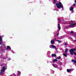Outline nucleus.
<instances>
[{
    "instance_id": "1",
    "label": "nucleus",
    "mask_w": 76,
    "mask_h": 76,
    "mask_svg": "<svg viewBox=\"0 0 76 76\" xmlns=\"http://www.w3.org/2000/svg\"><path fill=\"white\" fill-rule=\"evenodd\" d=\"M56 5L57 6V8L60 9L61 8L63 9V4L61 2H59L58 3H56Z\"/></svg>"
},
{
    "instance_id": "2",
    "label": "nucleus",
    "mask_w": 76,
    "mask_h": 76,
    "mask_svg": "<svg viewBox=\"0 0 76 76\" xmlns=\"http://www.w3.org/2000/svg\"><path fill=\"white\" fill-rule=\"evenodd\" d=\"M76 50V49H71L69 51V52L70 53V54L72 55V56H73V53H74V54L75 56H76V53L74 52V51Z\"/></svg>"
},
{
    "instance_id": "3",
    "label": "nucleus",
    "mask_w": 76,
    "mask_h": 76,
    "mask_svg": "<svg viewBox=\"0 0 76 76\" xmlns=\"http://www.w3.org/2000/svg\"><path fill=\"white\" fill-rule=\"evenodd\" d=\"M1 51V52H3L6 49V46L4 45H2L0 47Z\"/></svg>"
},
{
    "instance_id": "4",
    "label": "nucleus",
    "mask_w": 76,
    "mask_h": 76,
    "mask_svg": "<svg viewBox=\"0 0 76 76\" xmlns=\"http://www.w3.org/2000/svg\"><path fill=\"white\" fill-rule=\"evenodd\" d=\"M76 25V23H74L73 24H70L69 25V27H71L72 28V27H73V28H74V27H75V25Z\"/></svg>"
},
{
    "instance_id": "5",
    "label": "nucleus",
    "mask_w": 76,
    "mask_h": 76,
    "mask_svg": "<svg viewBox=\"0 0 76 76\" xmlns=\"http://www.w3.org/2000/svg\"><path fill=\"white\" fill-rule=\"evenodd\" d=\"M2 41H3V39L1 36H0V45L2 44Z\"/></svg>"
},
{
    "instance_id": "6",
    "label": "nucleus",
    "mask_w": 76,
    "mask_h": 76,
    "mask_svg": "<svg viewBox=\"0 0 76 76\" xmlns=\"http://www.w3.org/2000/svg\"><path fill=\"white\" fill-rule=\"evenodd\" d=\"M18 73H17V76H20V75H21V73H20V71H18Z\"/></svg>"
},
{
    "instance_id": "7",
    "label": "nucleus",
    "mask_w": 76,
    "mask_h": 76,
    "mask_svg": "<svg viewBox=\"0 0 76 76\" xmlns=\"http://www.w3.org/2000/svg\"><path fill=\"white\" fill-rule=\"evenodd\" d=\"M58 28L59 29V30H60V29H61V26H60V24H58Z\"/></svg>"
},
{
    "instance_id": "8",
    "label": "nucleus",
    "mask_w": 76,
    "mask_h": 76,
    "mask_svg": "<svg viewBox=\"0 0 76 76\" xmlns=\"http://www.w3.org/2000/svg\"><path fill=\"white\" fill-rule=\"evenodd\" d=\"M51 44H54V40H51Z\"/></svg>"
},
{
    "instance_id": "9",
    "label": "nucleus",
    "mask_w": 76,
    "mask_h": 76,
    "mask_svg": "<svg viewBox=\"0 0 76 76\" xmlns=\"http://www.w3.org/2000/svg\"><path fill=\"white\" fill-rule=\"evenodd\" d=\"M72 69H66V71L67 72H70L72 71Z\"/></svg>"
},
{
    "instance_id": "10",
    "label": "nucleus",
    "mask_w": 76,
    "mask_h": 76,
    "mask_svg": "<svg viewBox=\"0 0 76 76\" xmlns=\"http://www.w3.org/2000/svg\"><path fill=\"white\" fill-rule=\"evenodd\" d=\"M52 57H56L57 55L55 54H53L51 55Z\"/></svg>"
},
{
    "instance_id": "11",
    "label": "nucleus",
    "mask_w": 76,
    "mask_h": 76,
    "mask_svg": "<svg viewBox=\"0 0 76 76\" xmlns=\"http://www.w3.org/2000/svg\"><path fill=\"white\" fill-rule=\"evenodd\" d=\"M7 50L10 49V50H11V48L9 46H7Z\"/></svg>"
},
{
    "instance_id": "12",
    "label": "nucleus",
    "mask_w": 76,
    "mask_h": 76,
    "mask_svg": "<svg viewBox=\"0 0 76 76\" xmlns=\"http://www.w3.org/2000/svg\"><path fill=\"white\" fill-rule=\"evenodd\" d=\"M70 11H73V8L72 7H71L70 9Z\"/></svg>"
},
{
    "instance_id": "13",
    "label": "nucleus",
    "mask_w": 76,
    "mask_h": 76,
    "mask_svg": "<svg viewBox=\"0 0 76 76\" xmlns=\"http://www.w3.org/2000/svg\"><path fill=\"white\" fill-rule=\"evenodd\" d=\"M4 72V71L3 70V69H1V72H0V73L1 74H2Z\"/></svg>"
},
{
    "instance_id": "14",
    "label": "nucleus",
    "mask_w": 76,
    "mask_h": 76,
    "mask_svg": "<svg viewBox=\"0 0 76 76\" xmlns=\"http://www.w3.org/2000/svg\"><path fill=\"white\" fill-rule=\"evenodd\" d=\"M70 23L71 24H73L74 23V21L72 20H71V21H70Z\"/></svg>"
},
{
    "instance_id": "15",
    "label": "nucleus",
    "mask_w": 76,
    "mask_h": 76,
    "mask_svg": "<svg viewBox=\"0 0 76 76\" xmlns=\"http://www.w3.org/2000/svg\"><path fill=\"white\" fill-rule=\"evenodd\" d=\"M69 50L67 48H66L65 49V53H67V51Z\"/></svg>"
},
{
    "instance_id": "16",
    "label": "nucleus",
    "mask_w": 76,
    "mask_h": 76,
    "mask_svg": "<svg viewBox=\"0 0 76 76\" xmlns=\"http://www.w3.org/2000/svg\"><path fill=\"white\" fill-rule=\"evenodd\" d=\"M50 48H54L55 49H56V47L54 45H52V48L51 47Z\"/></svg>"
},
{
    "instance_id": "17",
    "label": "nucleus",
    "mask_w": 76,
    "mask_h": 76,
    "mask_svg": "<svg viewBox=\"0 0 76 76\" xmlns=\"http://www.w3.org/2000/svg\"><path fill=\"white\" fill-rule=\"evenodd\" d=\"M2 70L4 71H5V70H6V69H5V66H3V67Z\"/></svg>"
},
{
    "instance_id": "18",
    "label": "nucleus",
    "mask_w": 76,
    "mask_h": 76,
    "mask_svg": "<svg viewBox=\"0 0 76 76\" xmlns=\"http://www.w3.org/2000/svg\"><path fill=\"white\" fill-rule=\"evenodd\" d=\"M56 60H60V59H61V56H59L58 57V58H56Z\"/></svg>"
},
{
    "instance_id": "19",
    "label": "nucleus",
    "mask_w": 76,
    "mask_h": 76,
    "mask_svg": "<svg viewBox=\"0 0 76 76\" xmlns=\"http://www.w3.org/2000/svg\"><path fill=\"white\" fill-rule=\"evenodd\" d=\"M72 62H74V63H76V61L75 60H72Z\"/></svg>"
},
{
    "instance_id": "20",
    "label": "nucleus",
    "mask_w": 76,
    "mask_h": 76,
    "mask_svg": "<svg viewBox=\"0 0 76 76\" xmlns=\"http://www.w3.org/2000/svg\"><path fill=\"white\" fill-rule=\"evenodd\" d=\"M53 66L55 67V68H57V67H58V66L57 65H53Z\"/></svg>"
},
{
    "instance_id": "21",
    "label": "nucleus",
    "mask_w": 76,
    "mask_h": 76,
    "mask_svg": "<svg viewBox=\"0 0 76 76\" xmlns=\"http://www.w3.org/2000/svg\"><path fill=\"white\" fill-rule=\"evenodd\" d=\"M59 63L60 65H62V62L60 61H59Z\"/></svg>"
},
{
    "instance_id": "22",
    "label": "nucleus",
    "mask_w": 76,
    "mask_h": 76,
    "mask_svg": "<svg viewBox=\"0 0 76 76\" xmlns=\"http://www.w3.org/2000/svg\"><path fill=\"white\" fill-rule=\"evenodd\" d=\"M56 41H58L59 43H61V40H56Z\"/></svg>"
},
{
    "instance_id": "23",
    "label": "nucleus",
    "mask_w": 76,
    "mask_h": 76,
    "mask_svg": "<svg viewBox=\"0 0 76 76\" xmlns=\"http://www.w3.org/2000/svg\"><path fill=\"white\" fill-rule=\"evenodd\" d=\"M63 55L65 56V57H66L67 56V54L64 53Z\"/></svg>"
},
{
    "instance_id": "24",
    "label": "nucleus",
    "mask_w": 76,
    "mask_h": 76,
    "mask_svg": "<svg viewBox=\"0 0 76 76\" xmlns=\"http://www.w3.org/2000/svg\"><path fill=\"white\" fill-rule=\"evenodd\" d=\"M12 76H16V74H13L12 75Z\"/></svg>"
},
{
    "instance_id": "25",
    "label": "nucleus",
    "mask_w": 76,
    "mask_h": 76,
    "mask_svg": "<svg viewBox=\"0 0 76 76\" xmlns=\"http://www.w3.org/2000/svg\"><path fill=\"white\" fill-rule=\"evenodd\" d=\"M53 3L54 4H55V3H56V0H53Z\"/></svg>"
},
{
    "instance_id": "26",
    "label": "nucleus",
    "mask_w": 76,
    "mask_h": 76,
    "mask_svg": "<svg viewBox=\"0 0 76 76\" xmlns=\"http://www.w3.org/2000/svg\"><path fill=\"white\" fill-rule=\"evenodd\" d=\"M69 27H70L69 25H68L66 26V28H69Z\"/></svg>"
},
{
    "instance_id": "27",
    "label": "nucleus",
    "mask_w": 76,
    "mask_h": 76,
    "mask_svg": "<svg viewBox=\"0 0 76 76\" xmlns=\"http://www.w3.org/2000/svg\"><path fill=\"white\" fill-rule=\"evenodd\" d=\"M59 35V34H58V33H57L56 36H57V37H58V35Z\"/></svg>"
},
{
    "instance_id": "28",
    "label": "nucleus",
    "mask_w": 76,
    "mask_h": 76,
    "mask_svg": "<svg viewBox=\"0 0 76 76\" xmlns=\"http://www.w3.org/2000/svg\"><path fill=\"white\" fill-rule=\"evenodd\" d=\"M71 34H73V31H71Z\"/></svg>"
},
{
    "instance_id": "29",
    "label": "nucleus",
    "mask_w": 76,
    "mask_h": 76,
    "mask_svg": "<svg viewBox=\"0 0 76 76\" xmlns=\"http://www.w3.org/2000/svg\"><path fill=\"white\" fill-rule=\"evenodd\" d=\"M76 4H74L73 5V6H75Z\"/></svg>"
},
{
    "instance_id": "30",
    "label": "nucleus",
    "mask_w": 76,
    "mask_h": 76,
    "mask_svg": "<svg viewBox=\"0 0 76 76\" xmlns=\"http://www.w3.org/2000/svg\"><path fill=\"white\" fill-rule=\"evenodd\" d=\"M65 45H68V44L67 43H66L65 44Z\"/></svg>"
},
{
    "instance_id": "31",
    "label": "nucleus",
    "mask_w": 76,
    "mask_h": 76,
    "mask_svg": "<svg viewBox=\"0 0 76 76\" xmlns=\"http://www.w3.org/2000/svg\"><path fill=\"white\" fill-rule=\"evenodd\" d=\"M53 61H56V59H54L53 60Z\"/></svg>"
},
{
    "instance_id": "32",
    "label": "nucleus",
    "mask_w": 76,
    "mask_h": 76,
    "mask_svg": "<svg viewBox=\"0 0 76 76\" xmlns=\"http://www.w3.org/2000/svg\"><path fill=\"white\" fill-rule=\"evenodd\" d=\"M75 3H76V0H75Z\"/></svg>"
},
{
    "instance_id": "33",
    "label": "nucleus",
    "mask_w": 76,
    "mask_h": 76,
    "mask_svg": "<svg viewBox=\"0 0 76 76\" xmlns=\"http://www.w3.org/2000/svg\"><path fill=\"white\" fill-rule=\"evenodd\" d=\"M58 60H57V59H56V61H58Z\"/></svg>"
},
{
    "instance_id": "34",
    "label": "nucleus",
    "mask_w": 76,
    "mask_h": 76,
    "mask_svg": "<svg viewBox=\"0 0 76 76\" xmlns=\"http://www.w3.org/2000/svg\"><path fill=\"white\" fill-rule=\"evenodd\" d=\"M54 40H56V39L55 38H54Z\"/></svg>"
},
{
    "instance_id": "35",
    "label": "nucleus",
    "mask_w": 76,
    "mask_h": 76,
    "mask_svg": "<svg viewBox=\"0 0 76 76\" xmlns=\"http://www.w3.org/2000/svg\"><path fill=\"white\" fill-rule=\"evenodd\" d=\"M9 60H11V59L10 58H9Z\"/></svg>"
},
{
    "instance_id": "36",
    "label": "nucleus",
    "mask_w": 76,
    "mask_h": 76,
    "mask_svg": "<svg viewBox=\"0 0 76 76\" xmlns=\"http://www.w3.org/2000/svg\"><path fill=\"white\" fill-rule=\"evenodd\" d=\"M74 41H75V42H76V40H74Z\"/></svg>"
},
{
    "instance_id": "37",
    "label": "nucleus",
    "mask_w": 76,
    "mask_h": 76,
    "mask_svg": "<svg viewBox=\"0 0 76 76\" xmlns=\"http://www.w3.org/2000/svg\"><path fill=\"white\" fill-rule=\"evenodd\" d=\"M29 13L30 14V15H31V12H29Z\"/></svg>"
},
{
    "instance_id": "38",
    "label": "nucleus",
    "mask_w": 76,
    "mask_h": 76,
    "mask_svg": "<svg viewBox=\"0 0 76 76\" xmlns=\"http://www.w3.org/2000/svg\"><path fill=\"white\" fill-rule=\"evenodd\" d=\"M3 37V36H2V37Z\"/></svg>"
}]
</instances>
